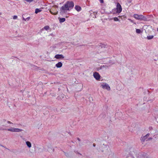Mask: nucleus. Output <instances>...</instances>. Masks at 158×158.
Listing matches in <instances>:
<instances>
[{
    "label": "nucleus",
    "instance_id": "412c9836",
    "mask_svg": "<svg viewBox=\"0 0 158 158\" xmlns=\"http://www.w3.org/2000/svg\"><path fill=\"white\" fill-rule=\"evenodd\" d=\"M17 18V16L16 15H14L13 17V19H16Z\"/></svg>",
    "mask_w": 158,
    "mask_h": 158
},
{
    "label": "nucleus",
    "instance_id": "2f4dec72",
    "mask_svg": "<svg viewBox=\"0 0 158 158\" xmlns=\"http://www.w3.org/2000/svg\"><path fill=\"white\" fill-rule=\"evenodd\" d=\"M64 154H65V155H66V156H67V154H66V153H65V152H64Z\"/></svg>",
    "mask_w": 158,
    "mask_h": 158
},
{
    "label": "nucleus",
    "instance_id": "6ab92c4d",
    "mask_svg": "<svg viewBox=\"0 0 158 158\" xmlns=\"http://www.w3.org/2000/svg\"><path fill=\"white\" fill-rule=\"evenodd\" d=\"M44 28L45 30H48L49 29V27L48 26H47L44 27Z\"/></svg>",
    "mask_w": 158,
    "mask_h": 158
},
{
    "label": "nucleus",
    "instance_id": "20e7f679",
    "mask_svg": "<svg viewBox=\"0 0 158 158\" xmlns=\"http://www.w3.org/2000/svg\"><path fill=\"white\" fill-rule=\"evenodd\" d=\"M102 88L104 89H106L108 90H110V88L108 84L106 83H103L101 85Z\"/></svg>",
    "mask_w": 158,
    "mask_h": 158
},
{
    "label": "nucleus",
    "instance_id": "f03ea898",
    "mask_svg": "<svg viewBox=\"0 0 158 158\" xmlns=\"http://www.w3.org/2000/svg\"><path fill=\"white\" fill-rule=\"evenodd\" d=\"M133 17L136 19L138 20H145L146 19V18L142 15H139L138 14H134Z\"/></svg>",
    "mask_w": 158,
    "mask_h": 158
},
{
    "label": "nucleus",
    "instance_id": "f8f14e48",
    "mask_svg": "<svg viewBox=\"0 0 158 158\" xmlns=\"http://www.w3.org/2000/svg\"><path fill=\"white\" fill-rule=\"evenodd\" d=\"M26 143L27 145L29 148H30L31 147V144L29 141H27L26 142Z\"/></svg>",
    "mask_w": 158,
    "mask_h": 158
},
{
    "label": "nucleus",
    "instance_id": "bb28decb",
    "mask_svg": "<svg viewBox=\"0 0 158 158\" xmlns=\"http://www.w3.org/2000/svg\"><path fill=\"white\" fill-rule=\"evenodd\" d=\"M131 1L132 0H128V2L130 3L131 2Z\"/></svg>",
    "mask_w": 158,
    "mask_h": 158
},
{
    "label": "nucleus",
    "instance_id": "f3484780",
    "mask_svg": "<svg viewBox=\"0 0 158 158\" xmlns=\"http://www.w3.org/2000/svg\"><path fill=\"white\" fill-rule=\"evenodd\" d=\"M114 21H119L118 17H115L113 18Z\"/></svg>",
    "mask_w": 158,
    "mask_h": 158
},
{
    "label": "nucleus",
    "instance_id": "7ed1b4c3",
    "mask_svg": "<svg viewBox=\"0 0 158 158\" xmlns=\"http://www.w3.org/2000/svg\"><path fill=\"white\" fill-rule=\"evenodd\" d=\"M7 130L12 132H19L23 131L22 129L14 127H11L10 128L7 129Z\"/></svg>",
    "mask_w": 158,
    "mask_h": 158
},
{
    "label": "nucleus",
    "instance_id": "2eb2a0df",
    "mask_svg": "<svg viewBox=\"0 0 158 158\" xmlns=\"http://www.w3.org/2000/svg\"><path fill=\"white\" fill-rule=\"evenodd\" d=\"M65 19L64 18H60L59 19L60 23H63L65 21Z\"/></svg>",
    "mask_w": 158,
    "mask_h": 158
},
{
    "label": "nucleus",
    "instance_id": "cd10ccee",
    "mask_svg": "<svg viewBox=\"0 0 158 158\" xmlns=\"http://www.w3.org/2000/svg\"><path fill=\"white\" fill-rule=\"evenodd\" d=\"M93 146L94 147H95L96 146V144L95 143H93Z\"/></svg>",
    "mask_w": 158,
    "mask_h": 158
},
{
    "label": "nucleus",
    "instance_id": "423d86ee",
    "mask_svg": "<svg viewBox=\"0 0 158 158\" xmlns=\"http://www.w3.org/2000/svg\"><path fill=\"white\" fill-rule=\"evenodd\" d=\"M116 7L117 13H120L122 10V8L121 5L119 3H118Z\"/></svg>",
    "mask_w": 158,
    "mask_h": 158
},
{
    "label": "nucleus",
    "instance_id": "6e6552de",
    "mask_svg": "<svg viewBox=\"0 0 158 158\" xmlns=\"http://www.w3.org/2000/svg\"><path fill=\"white\" fill-rule=\"evenodd\" d=\"M54 57L57 59H62L64 58V56L62 54H57Z\"/></svg>",
    "mask_w": 158,
    "mask_h": 158
},
{
    "label": "nucleus",
    "instance_id": "dca6fc26",
    "mask_svg": "<svg viewBox=\"0 0 158 158\" xmlns=\"http://www.w3.org/2000/svg\"><path fill=\"white\" fill-rule=\"evenodd\" d=\"M136 32L138 34H140L141 32V30L138 29H136Z\"/></svg>",
    "mask_w": 158,
    "mask_h": 158
},
{
    "label": "nucleus",
    "instance_id": "7c9ffc66",
    "mask_svg": "<svg viewBox=\"0 0 158 158\" xmlns=\"http://www.w3.org/2000/svg\"><path fill=\"white\" fill-rule=\"evenodd\" d=\"M50 13L52 14H53V13L51 11V10H50Z\"/></svg>",
    "mask_w": 158,
    "mask_h": 158
},
{
    "label": "nucleus",
    "instance_id": "b1692460",
    "mask_svg": "<svg viewBox=\"0 0 158 158\" xmlns=\"http://www.w3.org/2000/svg\"><path fill=\"white\" fill-rule=\"evenodd\" d=\"M101 3H103L104 2L103 0H99Z\"/></svg>",
    "mask_w": 158,
    "mask_h": 158
},
{
    "label": "nucleus",
    "instance_id": "f704fd0d",
    "mask_svg": "<svg viewBox=\"0 0 158 158\" xmlns=\"http://www.w3.org/2000/svg\"><path fill=\"white\" fill-rule=\"evenodd\" d=\"M157 31H158V28H157Z\"/></svg>",
    "mask_w": 158,
    "mask_h": 158
},
{
    "label": "nucleus",
    "instance_id": "c756f323",
    "mask_svg": "<svg viewBox=\"0 0 158 158\" xmlns=\"http://www.w3.org/2000/svg\"><path fill=\"white\" fill-rule=\"evenodd\" d=\"M128 20H129V21H130L131 22H132V20L131 19H128Z\"/></svg>",
    "mask_w": 158,
    "mask_h": 158
},
{
    "label": "nucleus",
    "instance_id": "a211bd4d",
    "mask_svg": "<svg viewBox=\"0 0 158 158\" xmlns=\"http://www.w3.org/2000/svg\"><path fill=\"white\" fill-rule=\"evenodd\" d=\"M30 19V17H27V18L26 19H25L23 17V19L24 20V21H26V20H29Z\"/></svg>",
    "mask_w": 158,
    "mask_h": 158
},
{
    "label": "nucleus",
    "instance_id": "f257e3e1",
    "mask_svg": "<svg viewBox=\"0 0 158 158\" xmlns=\"http://www.w3.org/2000/svg\"><path fill=\"white\" fill-rule=\"evenodd\" d=\"M74 3L72 1H67L60 9V13L63 15L69 11L74 6Z\"/></svg>",
    "mask_w": 158,
    "mask_h": 158
},
{
    "label": "nucleus",
    "instance_id": "72a5a7b5",
    "mask_svg": "<svg viewBox=\"0 0 158 158\" xmlns=\"http://www.w3.org/2000/svg\"><path fill=\"white\" fill-rule=\"evenodd\" d=\"M97 14V12L96 13V14H94V15H95Z\"/></svg>",
    "mask_w": 158,
    "mask_h": 158
},
{
    "label": "nucleus",
    "instance_id": "39448f33",
    "mask_svg": "<svg viewBox=\"0 0 158 158\" xmlns=\"http://www.w3.org/2000/svg\"><path fill=\"white\" fill-rule=\"evenodd\" d=\"M149 135L150 134L149 133L147 134L146 135H145V136H144L143 137L141 138V140L143 142L145 141V140L147 141L148 140L152 139V138H149L148 139H147L148 137L149 136Z\"/></svg>",
    "mask_w": 158,
    "mask_h": 158
},
{
    "label": "nucleus",
    "instance_id": "9b49d317",
    "mask_svg": "<svg viewBox=\"0 0 158 158\" xmlns=\"http://www.w3.org/2000/svg\"><path fill=\"white\" fill-rule=\"evenodd\" d=\"M75 8L77 11H81V7L78 6H76L75 7Z\"/></svg>",
    "mask_w": 158,
    "mask_h": 158
},
{
    "label": "nucleus",
    "instance_id": "4468645a",
    "mask_svg": "<svg viewBox=\"0 0 158 158\" xmlns=\"http://www.w3.org/2000/svg\"><path fill=\"white\" fill-rule=\"evenodd\" d=\"M153 37H154V36L152 35H149V36H147V38L148 40H151V39H153Z\"/></svg>",
    "mask_w": 158,
    "mask_h": 158
},
{
    "label": "nucleus",
    "instance_id": "9d476101",
    "mask_svg": "<svg viewBox=\"0 0 158 158\" xmlns=\"http://www.w3.org/2000/svg\"><path fill=\"white\" fill-rule=\"evenodd\" d=\"M62 66V63L60 62H59L58 63L56 64V66L58 68H60Z\"/></svg>",
    "mask_w": 158,
    "mask_h": 158
},
{
    "label": "nucleus",
    "instance_id": "a878e982",
    "mask_svg": "<svg viewBox=\"0 0 158 158\" xmlns=\"http://www.w3.org/2000/svg\"><path fill=\"white\" fill-rule=\"evenodd\" d=\"M138 158H144V157L142 156H140V157H139Z\"/></svg>",
    "mask_w": 158,
    "mask_h": 158
},
{
    "label": "nucleus",
    "instance_id": "4be33fe9",
    "mask_svg": "<svg viewBox=\"0 0 158 158\" xmlns=\"http://www.w3.org/2000/svg\"><path fill=\"white\" fill-rule=\"evenodd\" d=\"M103 146H104V148H107L108 147L107 145H104V144H103Z\"/></svg>",
    "mask_w": 158,
    "mask_h": 158
},
{
    "label": "nucleus",
    "instance_id": "aec40b11",
    "mask_svg": "<svg viewBox=\"0 0 158 158\" xmlns=\"http://www.w3.org/2000/svg\"><path fill=\"white\" fill-rule=\"evenodd\" d=\"M24 1H26V2H32L33 0H24Z\"/></svg>",
    "mask_w": 158,
    "mask_h": 158
},
{
    "label": "nucleus",
    "instance_id": "ddd939ff",
    "mask_svg": "<svg viewBox=\"0 0 158 158\" xmlns=\"http://www.w3.org/2000/svg\"><path fill=\"white\" fill-rule=\"evenodd\" d=\"M41 10L36 8L35 10V13L36 14L38 13L39 12H40L41 11Z\"/></svg>",
    "mask_w": 158,
    "mask_h": 158
},
{
    "label": "nucleus",
    "instance_id": "5701e85b",
    "mask_svg": "<svg viewBox=\"0 0 158 158\" xmlns=\"http://www.w3.org/2000/svg\"><path fill=\"white\" fill-rule=\"evenodd\" d=\"M7 123H10V124H12V123L11 122H10V121H7Z\"/></svg>",
    "mask_w": 158,
    "mask_h": 158
},
{
    "label": "nucleus",
    "instance_id": "393cba45",
    "mask_svg": "<svg viewBox=\"0 0 158 158\" xmlns=\"http://www.w3.org/2000/svg\"><path fill=\"white\" fill-rule=\"evenodd\" d=\"M78 85L79 86H80L81 87H82V85L81 84H79Z\"/></svg>",
    "mask_w": 158,
    "mask_h": 158
},
{
    "label": "nucleus",
    "instance_id": "473e14b6",
    "mask_svg": "<svg viewBox=\"0 0 158 158\" xmlns=\"http://www.w3.org/2000/svg\"><path fill=\"white\" fill-rule=\"evenodd\" d=\"M100 150H101L102 152H103L104 151L103 150H102V149H100Z\"/></svg>",
    "mask_w": 158,
    "mask_h": 158
},
{
    "label": "nucleus",
    "instance_id": "1a4fd4ad",
    "mask_svg": "<svg viewBox=\"0 0 158 158\" xmlns=\"http://www.w3.org/2000/svg\"><path fill=\"white\" fill-rule=\"evenodd\" d=\"M108 67H109L108 66L103 65L101 66L100 67V69H107L108 68Z\"/></svg>",
    "mask_w": 158,
    "mask_h": 158
},
{
    "label": "nucleus",
    "instance_id": "c9c22d12",
    "mask_svg": "<svg viewBox=\"0 0 158 158\" xmlns=\"http://www.w3.org/2000/svg\"><path fill=\"white\" fill-rule=\"evenodd\" d=\"M1 14V13H0V15Z\"/></svg>",
    "mask_w": 158,
    "mask_h": 158
},
{
    "label": "nucleus",
    "instance_id": "c85d7f7f",
    "mask_svg": "<svg viewBox=\"0 0 158 158\" xmlns=\"http://www.w3.org/2000/svg\"><path fill=\"white\" fill-rule=\"evenodd\" d=\"M77 140H78L79 141H80V139L79 138H77Z\"/></svg>",
    "mask_w": 158,
    "mask_h": 158
},
{
    "label": "nucleus",
    "instance_id": "0eeeda50",
    "mask_svg": "<svg viewBox=\"0 0 158 158\" xmlns=\"http://www.w3.org/2000/svg\"><path fill=\"white\" fill-rule=\"evenodd\" d=\"M93 76L95 79L98 80L100 79V75L99 73L97 72H95L94 73Z\"/></svg>",
    "mask_w": 158,
    "mask_h": 158
}]
</instances>
